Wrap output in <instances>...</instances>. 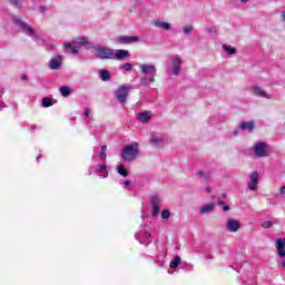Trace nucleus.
<instances>
[{
  "mask_svg": "<svg viewBox=\"0 0 285 285\" xmlns=\"http://www.w3.org/2000/svg\"><path fill=\"white\" fill-rule=\"evenodd\" d=\"M139 69L141 72L140 76V85L141 86H150V83H155V77H157V67L155 65H139Z\"/></svg>",
  "mask_w": 285,
  "mask_h": 285,
  "instance_id": "f257e3e1",
  "label": "nucleus"
},
{
  "mask_svg": "<svg viewBox=\"0 0 285 285\" xmlns=\"http://www.w3.org/2000/svg\"><path fill=\"white\" fill-rule=\"evenodd\" d=\"M12 23L18 27L21 32L24 35H28V37H31L33 41H41V36L37 33V31L28 24L23 19L19 16H12Z\"/></svg>",
  "mask_w": 285,
  "mask_h": 285,
  "instance_id": "f03ea898",
  "label": "nucleus"
},
{
  "mask_svg": "<svg viewBox=\"0 0 285 285\" xmlns=\"http://www.w3.org/2000/svg\"><path fill=\"white\" fill-rule=\"evenodd\" d=\"M139 144L134 142L131 145H127L121 150V159L124 161H135L139 155V149L137 148Z\"/></svg>",
  "mask_w": 285,
  "mask_h": 285,
  "instance_id": "7ed1b4c3",
  "label": "nucleus"
},
{
  "mask_svg": "<svg viewBox=\"0 0 285 285\" xmlns=\"http://www.w3.org/2000/svg\"><path fill=\"white\" fill-rule=\"evenodd\" d=\"M94 57L97 59H115V50L108 47H101V45L94 46Z\"/></svg>",
  "mask_w": 285,
  "mask_h": 285,
  "instance_id": "20e7f679",
  "label": "nucleus"
},
{
  "mask_svg": "<svg viewBox=\"0 0 285 285\" xmlns=\"http://www.w3.org/2000/svg\"><path fill=\"white\" fill-rule=\"evenodd\" d=\"M253 153L256 157H268V145L264 141H258L254 145Z\"/></svg>",
  "mask_w": 285,
  "mask_h": 285,
  "instance_id": "39448f33",
  "label": "nucleus"
},
{
  "mask_svg": "<svg viewBox=\"0 0 285 285\" xmlns=\"http://www.w3.org/2000/svg\"><path fill=\"white\" fill-rule=\"evenodd\" d=\"M136 239L139 242V244H144L145 246H148V244H153V236L147 230H139L135 235Z\"/></svg>",
  "mask_w": 285,
  "mask_h": 285,
  "instance_id": "423d86ee",
  "label": "nucleus"
},
{
  "mask_svg": "<svg viewBox=\"0 0 285 285\" xmlns=\"http://www.w3.org/2000/svg\"><path fill=\"white\" fill-rule=\"evenodd\" d=\"M149 144H151V146H155L156 148H164L165 146L164 135L151 132L149 137Z\"/></svg>",
  "mask_w": 285,
  "mask_h": 285,
  "instance_id": "0eeeda50",
  "label": "nucleus"
},
{
  "mask_svg": "<svg viewBox=\"0 0 285 285\" xmlns=\"http://www.w3.org/2000/svg\"><path fill=\"white\" fill-rule=\"evenodd\" d=\"M116 99L120 104H126V101H128V86L121 85L120 87H118L116 92Z\"/></svg>",
  "mask_w": 285,
  "mask_h": 285,
  "instance_id": "6e6552de",
  "label": "nucleus"
},
{
  "mask_svg": "<svg viewBox=\"0 0 285 285\" xmlns=\"http://www.w3.org/2000/svg\"><path fill=\"white\" fill-rule=\"evenodd\" d=\"M181 63H184V61H181V58L179 57H174L171 59V65L169 67V70L173 75H175V77H177V75L181 72Z\"/></svg>",
  "mask_w": 285,
  "mask_h": 285,
  "instance_id": "1a4fd4ad",
  "label": "nucleus"
},
{
  "mask_svg": "<svg viewBox=\"0 0 285 285\" xmlns=\"http://www.w3.org/2000/svg\"><path fill=\"white\" fill-rule=\"evenodd\" d=\"M225 228L228 233H237L242 228V223L235 218H229L226 222Z\"/></svg>",
  "mask_w": 285,
  "mask_h": 285,
  "instance_id": "9d476101",
  "label": "nucleus"
},
{
  "mask_svg": "<svg viewBox=\"0 0 285 285\" xmlns=\"http://www.w3.org/2000/svg\"><path fill=\"white\" fill-rule=\"evenodd\" d=\"M150 202H151V206H153L151 215H153V217H157L159 215V210L161 208V198L157 195H154V196H151Z\"/></svg>",
  "mask_w": 285,
  "mask_h": 285,
  "instance_id": "9b49d317",
  "label": "nucleus"
},
{
  "mask_svg": "<svg viewBox=\"0 0 285 285\" xmlns=\"http://www.w3.org/2000/svg\"><path fill=\"white\" fill-rule=\"evenodd\" d=\"M250 181L248 183L249 190H255L257 188V184H259V173L253 171L249 175Z\"/></svg>",
  "mask_w": 285,
  "mask_h": 285,
  "instance_id": "f8f14e48",
  "label": "nucleus"
},
{
  "mask_svg": "<svg viewBox=\"0 0 285 285\" xmlns=\"http://www.w3.org/2000/svg\"><path fill=\"white\" fill-rule=\"evenodd\" d=\"M252 92L253 95H255V97H261L263 99H271V96L264 91V89H262V87L257 86V85H254L252 87Z\"/></svg>",
  "mask_w": 285,
  "mask_h": 285,
  "instance_id": "ddd939ff",
  "label": "nucleus"
},
{
  "mask_svg": "<svg viewBox=\"0 0 285 285\" xmlns=\"http://www.w3.org/2000/svg\"><path fill=\"white\" fill-rule=\"evenodd\" d=\"M95 173H97L101 179H106L108 177V166L105 164H98L95 167Z\"/></svg>",
  "mask_w": 285,
  "mask_h": 285,
  "instance_id": "4468645a",
  "label": "nucleus"
},
{
  "mask_svg": "<svg viewBox=\"0 0 285 285\" xmlns=\"http://www.w3.org/2000/svg\"><path fill=\"white\" fill-rule=\"evenodd\" d=\"M276 250L278 257H285V238H277L276 239Z\"/></svg>",
  "mask_w": 285,
  "mask_h": 285,
  "instance_id": "2eb2a0df",
  "label": "nucleus"
},
{
  "mask_svg": "<svg viewBox=\"0 0 285 285\" xmlns=\"http://www.w3.org/2000/svg\"><path fill=\"white\" fill-rule=\"evenodd\" d=\"M239 128L243 132H253L255 130V121H242L239 122Z\"/></svg>",
  "mask_w": 285,
  "mask_h": 285,
  "instance_id": "dca6fc26",
  "label": "nucleus"
},
{
  "mask_svg": "<svg viewBox=\"0 0 285 285\" xmlns=\"http://www.w3.org/2000/svg\"><path fill=\"white\" fill-rule=\"evenodd\" d=\"M137 119H138V121H140V124H148V121H150V119H153V111L139 112L137 115Z\"/></svg>",
  "mask_w": 285,
  "mask_h": 285,
  "instance_id": "f3484780",
  "label": "nucleus"
},
{
  "mask_svg": "<svg viewBox=\"0 0 285 285\" xmlns=\"http://www.w3.org/2000/svg\"><path fill=\"white\" fill-rule=\"evenodd\" d=\"M61 63H62V57L57 56L56 58L49 61V68L50 70H59V68H61Z\"/></svg>",
  "mask_w": 285,
  "mask_h": 285,
  "instance_id": "a211bd4d",
  "label": "nucleus"
},
{
  "mask_svg": "<svg viewBox=\"0 0 285 285\" xmlns=\"http://www.w3.org/2000/svg\"><path fill=\"white\" fill-rule=\"evenodd\" d=\"M139 41V36H127L120 37L119 42L125 45L137 43Z\"/></svg>",
  "mask_w": 285,
  "mask_h": 285,
  "instance_id": "6ab92c4d",
  "label": "nucleus"
},
{
  "mask_svg": "<svg viewBox=\"0 0 285 285\" xmlns=\"http://www.w3.org/2000/svg\"><path fill=\"white\" fill-rule=\"evenodd\" d=\"M213 210H215V203H210V204L202 206L199 208V214L200 215H206L208 213H213Z\"/></svg>",
  "mask_w": 285,
  "mask_h": 285,
  "instance_id": "aec40b11",
  "label": "nucleus"
},
{
  "mask_svg": "<svg viewBox=\"0 0 285 285\" xmlns=\"http://www.w3.org/2000/svg\"><path fill=\"white\" fill-rule=\"evenodd\" d=\"M126 57H130V51L124 50V49L116 50L115 59L121 60V59H126Z\"/></svg>",
  "mask_w": 285,
  "mask_h": 285,
  "instance_id": "412c9836",
  "label": "nucleus"
},
{
  "mask_svg": "<svg viewBox=\"0 0 285 285\" xmlns=\"http://www.w3.org/2000/svg\"><path fill=\"white\" fill-rule=\"evenodd\" d=\"M155 28H160V30H170V23L161 21V20H156L154 21Z\"/></svg>",
  "mask_w": 285,
  "mask_h": 285,
  "instance_id": "4be33fe9",
  "label": "nucleus"
},
{
  "mask_svg": "<svg viewBox=\"0 0 285 285\" xmlns=\"http://www.w3.org/2000/svg\"><path fill=\"white\" fill-rule=\"evenodd\" d=\"M196 177H199V179H204L205 181H210V171H203V170H198L196 173Z\"/></svg>",
  "mask_w": 285,
  "mask_h": 285,
  "instance_id": "5701e85b",
  "label": "nucleus"
},
{
  "mask_svg": "<svg viewBox=\"0 0 285 285\" xmlns=\"http://www.w3.org/2000/svg\"><path fill=\"white\" fill-rule=\"evenodd\" d=\"M101 81H110L111 79V76H110V71L106 70V69H101L99 72H98Z\"/></svg>",
  "mask_w": 285,
  "mask_h": 285,
  "instance_id": "b1692460",
  "label": "nucleus"
},
{
  "mask_svg": "<svg viewBox=\"0 0 285 285\" xmlns=\"http://www.w3.org/2000/svg\"><path fill=\"white\" fill-rule=\"evenodd\" d=\"M65 50H70L71 55H79V49L77 47H72L71 42H66L63 45Z\"/></svg>",
  "mask_w": 285,
  "mask_h": 285,
  "instance_id": "393cba45",
  "label": "nucleus"
},
{
  "mask_svg": "<svg viewBox=\"0 0 285 285\" xmlns=\"http://www.w3.org/2000/svg\"><path fill=\"white\" fill-rule=\"evenodd\" d=\"M223 50H225V52H227V55H236L237 53V49H235V47H233L230 45H223Z\"/></svg>",
  "mask_w": 285,
  "mask_h": 285,
  "instance_id": "a878e982",
  "label": "nucleus"
},
{
  "mask_svg": "<svg viewBox=\"0 0 285 285\" xmlns=\"http://www.w3.org/2000/svg\"><path fill=\"white\" fill-rule=\"evenodd\" d=\"M117 173L121 175V177H128V175H130V173H128V169H126V166L124 165H119L117 167Z\"/></svg>",
  "mask_w": 285,
  "mask_h": 285,
  "instance_id": "bb28decb",
  "label": "nucleus"
},
{
  "mask_svg": "<svg viewBox=\"0 0 285 285\" xmlns=\"http://www.w3.org/2000/svg\"><path fill=\"white\" fill-rule=\"evenodd\" d=\"M181 264V257L175 256L174 259L170 262L169 267L170 268H177Z\"/></svg>",
  "mask_w": 285,
  "mask_h": 285,
  "instance_id": "cd10ccee",
  "label": "nucleus"
},
{
  "mask_svg": "<svg viewBox=\"0 0 285 285\" xmlns=\"http://www.w3.org/2000/svg\"><path fill=\"white\" fill-rule=\"evenodd\" d=\"M62 97H69L70 96V87L63 86L59 89Z\"/></svg>",
  "mask_w": 285,
  "mask_h": 285,
  "instance_id": "c85d7f7f",
  "label": "nucleus"
},
{
  "mask_svg": "<svg viewBox=\"0 0 285 285\" xmlns=\"http://www.w3.org/2000/svg\"><path fill=\"white\" fill-rule=\"evenodd\" d=\"M8 3L14 8H21V6H23V1L21 0H8Z\"/></svg>",
  "mask_w": 285,
  "mask_h": 285,
  "instance_id": "c756f323",
  "label": "nucleus"
},
{
  "mask_svg": "<svg viewBox=\"0 0 285 285\" xmlns=\"http://www.w3.org/2000/svg\"><path fill=\"white\" fill-rule=\"evenodd\" d=\"M195 30V27L193 24H187L183 28L184 35H190Z\"/></svg>",
  "mask_w": 285,
  "mask_h": 285,
  "instance_id": "7c9ffc66",
  "label": "nucleus"
},
{
  "mask_svg": "<svg viewBox=\"0 0 285 285\" xmlns=\"http://www.w3.org/2000/svg\"><path fill=\"white\" fill-rule=\"evenodd\" d=\"M50 106H52V99L46 97L42 99V107L43 108H50Z\"/></svg>",
  "mask_w": 285,
  "mask_h": 285,
  "instance_id": "2f4dec72",
  "label": "nucleus"
},
{
  "mask_svg": "<svg viewBox=\"0 0 285 285\" xmlns=\"http://www.w3.org/2000/svg\"><path fill=\"white\" fill-rule=\"evenodd\" d=\"M120 68H122L127 72H130V70H132V63H130V62L124 63L120 66Z\"/></svg>",
  "mask_w": 285,
  "mask_h": 285,
  "instance_id": "473e14b6",
  "label": "nucleus"
},
{
  "mask_svg": "<svg viewBox=\"0 0 285 285\" xmlns=\"http://www.w3.org/2000/svg\"><path fill=\"white\" fill-rule=\"evenodd\" d=\"M170 218V212L168 209H165L161 212V219H169Z\"/></svg>",
  "mask_w": 285,
  "mask_h": 285,
  "instance_id": "72a5a7b5",
  "label": "nucleus"
},
{
  "mask_svg": "<svg viewBox=\"0 0 285 285\" xmlns=\"http://www.w3.org/2000/svg\"><path fill=\"white\" fill-rule=\"evenodd\" d=\"M262 228H273V222L266 220L261 224Z\"/></svg>",
  "mask_w": 285,
  "mask_h": 285,
  "instance_id": "f704fd0d",
  "label": "nucleus"
},
{
  "mask_svg": "<svg viewBox=\"0 0 285 285\" xmlns=\"http://www.w3.org/2000/svg\"><path fill=\"white\" fill-rule=\"evenodd\" d=\"M208 35H217V27H209L206 29Z\"/></svg>",
  "mask_w": 285,
  "mask_h": 285,
  "instance_id": "c9c22d12",
  "label": "nucleus"
},
{
  "mask_svg": "<svg viewBox=\"0 0 285 285\" xmlns=\"http://www.w3.org/2000/svg\"><path fill=\"white\" fill-rule=\"evenodd\" d=\"M48 8L46 6H40L39 7V11L41 12V14H46Z\"/></svg>",
  "mask_w": 285,
  "mask_h": 285,
  "instance_id": "e433bc0d",
  "label": "nucleus"
},
{
  "mask_svg": "<svg viewBox=\"0 0 285 285\" xmlns=\"http://www.w3.org/2000/svg\"><path fill=\"white\" fill-rule=\"evenodd\" d=\"M107 157H108V156L106 155L105 151H101L100 155H99V158H100L102 161H106Z\"/></svg>",
  "mask_w": 285,
  "mask_h": 285,
  "instance_id": "4c0bfd02",
  "label": "nucleus"
},
{
  "mask_svg": "<svg viewBox=\"0 0 285 285\" xmlns=\"http://www.w3.org/2000/svg\"><path fill=\"white\" fill-rule=\"evenodd\" d=\"M0 95H3V89H1V88H0ZM2 108H6V102L0 101V110H1Z\"/></svg>",
  "mask_w": 285,
  "mask_h": 285,
  "instance_id": "58836bf2",
  "label": "nucleus"
},
{
  "mask_svg": "<svg viewBox=\"0 0 285 285\" xmlns=\"http://www.w3.org/2000/svg\"><path fill=\"white\" fill-rule=\"evenodd\" d=\"M79 43H81L82 46H86V43H88V39L87 38H79Z\"/></svg>",
  "mask_w": 285,
  "mask_h": 285,
  "instance_id": "ea45409f",
  "label": "nucleus"
},
{
  "mask_svg": "<svg viewBox=\"0 0 285 285\" xmlns=\"http://www.w3.org/2000/svg\"><path fill=\"white\" fill-rule=\"evenodd\" d=\"M85 117H86V119H88V117H90V108L85 109Z\"/></svg>",
  "mask_w": 285,
  "mask_h": 285,
  "instance_id": "a19ab883",
  "label": "nucleus"
},
{
  "mask_svg": "<svg viewBox=\"0 0 285 285\" xmlns=\"http://www.w3.org/2000/svg\"><path fill=\"white\" fill-rule=\"evenodd\" d=\"M128 186H130V180L127 179L124 181V188H128Z\"/></svg>",
  "mask_w": 285,
  "mask_h": 285,
  "instance_id": "79ce46f5",
  "label": "nucleus"
},
{
  "mask_svg": "<svg viewBox=\"0 0 285 285\" xmlns=\"http://www.w3.org/2000/svg\"><path fill=\"white\" fill-rule=\"evenodd\" d=\"M223 210H224L225 213H228V210H230V207H229L228 205H225V206H223Z\"/></svg>",
  "mask_w": 285,
  "mask_h": 285,
  "instance_id": "37998d69",
  "label": "nucleus"
},
{
  "mask_svg": "<svg viewBox=\"0 0 285 285\" xmlns=\"http://www.w3.org/2000/svg\"><path fill=\"white\" fill-rule=\"evenodd\" d=\"M106 150H108V146L102 145V146H101V153H106Z\"/></svg>",
  "mask_w": 285,
  "mask_h": 285,
  "instance_id": "c03bdc74",
  "label": "nucleus"
},
{
  "mask_svg": "<svg viewBox=\"0 0 285 285\" xmlns=\"http://www.w3.org/2000/svg\"><path fill=\"white\" fill-rule=\"evenodd\" d=\"M281 18H282V21H284V23H285V11H283V12L281 13Z\"/></svg>",
  "mask_w": 285,
  "mask_h": 285,
  "instance_id": "a18cd8bd",
  "label": "nucleus"
},
{
  "mask_svg": "<svg viewBox=\"0 0 285 285\" xmlns=\"http://www.w3.org/2000/svg\"><path fill=\"white\" fill-rule=\"evenodd\" d=\"M21 79H22V81H26V79H28V76L24 75V73H22V75H21Z\"/></svg>",
  "mask_w": 285,
  "mask_h": 285,
  "instance_id": "49530a36",
  "label": "nucleus"
},
{
  "mask_svg": "<svg viewBox=\"0 0 285 285\" xmlns=\"http://www.w3.org/2000/svg\"><path fill=\"white\" fill-rule=\"evenodd\" d=\"M281 195H285V186L281 187Z\"/></svg>",
  "mask_w": 285,
  "mask_h": 285,
  "instance_id": "de8ad7c7",
  "label": "nucleus"
},
{
  "mask_svg": "<svg viewBox=\"0 0 285 285\" xmlns=\"http://www.w3.org/2000/svg\"><path fill=\"white\" fill-rule=\"evenodd\" d=\"M225 205H226V203H224V200L218 202V206H225Z\"/></svg>",
  "mask_w": 285,
  "mask_h": 285,
  "instance_id": "09e8293b",
  "label": "nucleus"
},
{
  "mask_svg": "<svg viewBox=\"0 0 285 285\" xmlns=\"http://www.w3.org/2000/svg\"><path fill=\"white\" fill-rule=\"evenodd\" d=\"M242 3H248V0H240Z\"/></svg>",
  "mask_w": 285,
  "mask_h": 285,
  "instance_id": "8fccbe9b",
  "label": "nucleus"
},
{
  "mask_svg": "<svg viewBox=\"0 0 285 285\" xmlns=\"http://www.w3.org/2000/svg\"><path fill=\"white\" fill-rule=\"evenodd\" d=\"M282 266L285 267V261L281 262Z\"/></svg>",
  "mask_w": 285,
  "mask_h": 285,
  "instance_id": "3c124183",
  "label": "nucleus"
},
{
  "mask_svg": "<svg viewBox=\"0 0 285 285\" xmlns=\"http://www.w3.org/2000/svg\"><path fill=\"white\" fill-rule=\"evenodd\" d=\"M41 158V155H39L36 159H37V161H39V159Z\"/></svg>",
  "mask_w": 285,
  "mask_h": 285,
  "instance_id": "603ef678",
  "label": "nucleus"
},
{
  "mask_svg": "<svg viewBox=\"0 0 285 285\" xmlns=\"http://www.w3.org/2000/svg\"><path fill=\"white\" fill-rule=\"evenodd\" d=\"M190 271H193V265L189 266Z\"/></svg>",
  "mask_w": 285,
  "mask_h": 285,
  "instance_id": "864d4df0",
  "label": "nucleus"
},
{
  "mask_svg": "<svg viewBox=\"0 0 285 285\" xmlns=\"http://www.w3.org/2000/svg\"><path fill=\"white\" fill-rule=\"evenodd\" d=\"M234 135H237V130H236V131H234Z\"/></svg>",
  "mask_w": 285,
  "mask_h": 285,
  "instance_id": "5fc2aeb1",
  "label": "nucleus"
},
{
  "mask_svg": "<svg viewBox=\"0 0 285 285\" xmlns=\"http://www.w3.org/2000/svg\"><path fill=\"white\" fill-rule=\"evenodd\" d=\"M207 193H210V189H207Z\"/></svg>",
  "mask_w": 285,
  "mask_h": 285,
  "instance_id": "6e6d98bb",
  "label": "nucleus"
}]
</instances>
